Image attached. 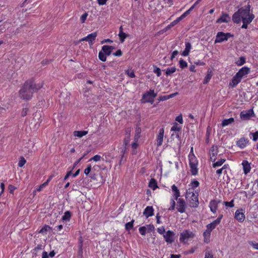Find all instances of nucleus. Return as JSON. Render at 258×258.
Segmentation results:
<instances>
[{"mask_svg": "<svg viewBox=\"0 0 258 258\" xmlns=\"http://www.w3.org/2000/svg\"><path fill=\"white\" fill-rule=\"evenodd\" d=\"M189 164L191 174L193 175H196L198 172L197 168L198 161L194 156H192L189 157Z\"/></svg>", "mask_w": 258, "mask_h": 258, "instance_id": "nucleus-8", "label": "nucleus"}, {"mask_svg": "<svg viewBox=\"0 0 258 258\" xmlns=\"http://www.w3.org/2000/svg\"><path fill=\"white\" fill-rule=\"evenodd\" d=\"M101 157L100 156V155H96L95 156H94L93 157H92V158L90 159L89 161H92V160H93L94 161H99L101 160Z\"/></svg>", "mask_w": 258, "mask_h": 258, "instance_id": "nucleus-49", "label": "nucleus"}, {"mask_svg": "<svg viewBox=\"0 0 258 258\" xmlns=\"http://www.w3.org/2000/svg\"><path fill=\"white\" fill-rule=\"evenodd\" d=\"M212 78V74L211 72H208V74H207L206 76L205 77L204 81L203 84H207L209 81L211 80Z\"/></svg>", "mask_w": 258, "mask_h": 258, "instance_id": "nucleus-35", "label": "nucleus"}, {"mask_svg": "<svg viewBox=\"0 0 258 258\" xmlns=\"http://www.w3.org/2000/svg\"><path fill=\"white\" fill-rule=\"evenodd\" d=\"M195 236V234L191 231L188 230H184L180 233V241L182 242H185L190 238H192Z\"/></svg>", "mask_w": 258, "mask_h": 258, "instance_id": "nucleus-10", "label": "nucleus"}, {"mask_svg": "<svg viewBox=\"0 0 258 258\" xmlns=\"http://www.w3.org/2000/svg\"><path fill=\"white\" fill-rule=\"evenodd\" d=\"M220 203V201H216V200H213L211 201L210 203V207L211 211L213 212V213H215L216 212V210L217 209V206L218 204Z\"/></svg>", "mask_w": 258, "mask_h": 258, "instance_id": "nucleus-20", "label": "nucleus"}, {"mask_svg": "<svg viewBox=\"0 0 258 258\" xmlns=\"http://www.w3.org/2000/svg\"><path fill=\"white\" fill-rule=\"evenodd\" d=\"M250 6L249 4L239 9L238 11L233 15L232 21L233 22L237 24L242 21L243 25L241 28L247 29L248 25L252 22L255 17L254 15L252 13H250Z\"/></svg>", "mask_w": 258, "mask_h": 258, "instance_id": "nucleus-1", "label": "nucleus"}, {"mask_svg": "<svg viewBox=\"0 0 258 258\" xmlns=\"http://www.w3.org/2000/svg\"><path fill=\"white\" fill-rule=\"evenodd\" d=\"M205 258H214L212 252L211 251H206Z\"/></svg>", "mask_w": 258, "mask_h": 258, "instance_id": "nucleus-46", "label": "nucleus"}, {"mask_svg": "<svg viewBox=\"0 0 258 258\" xmlns=\"http://www.w3.org/2000/svg\"><path fill=\"white\" fill-rule=\"evenodd\" d=\"M26 161L23 157H21L20 158V160L18 163V166L20 167H23L24 164L26 163Z\"/></svg>", "mask_w": 258, "mask_h": 258, "instance_id": "nucleus-42", "label": "nucleus"}, {"mask_svg": "<svg viewBox=\"0 0 258 258\" xmlns=\"http://www.w3.org/2000/svg\"><path fill=\"white\" fill-rule=\"evenodd\" d=\"M149 186L153 189H155L157 187V183L156 180L154 178H152L149 183Z\"/></svg>", "mask_w": 258, "mask_h": 258, "instance_id": "nucleus-29", "label": "nucleus"}, {"mask_svg": "<svg viewBox=\"0 0 258 258\" xmlns=\"http://www.w3.org/2000/svg\"><path fill=\"white\" fill-rule=\"evenodd\" d=\"M175 202L174 200H172L171 201V207L168 209L169 210H174L175 209Z\"/></svg>", "mask_w": 258, "mask_h": 258, "instance_id": "nucleus-62", "label": "nucleus"}, {"mask_svg": "<svg viewBox=\"0 0 258 258\" xmlns=\"http://www.w3.org/2000/svg\"><path fill=\"white\" fill-rule=\"evenodd\" d=\"M175 120L179 122L180 123H183L182 116L180 114L176 117Z\"/></svg>", "mask_w": 258, "mask_h": 258, "instance_id": "nucleus-60", "label": "nucleus"}, {"mask_svg": "<svg viewBox=\"0 0 258 258\" xmlns=\"http://www.w3.org/2000/svg\"><path fill=\"white\" fill-rule=\"evenodd\" d=\"M176 70V68L175 67H173L171 68H168L166 70V75L167 76L171 75L172 74L175 72Z\"/></svg>", "mask_w": 258, "mask_h": 258, "instance_id": "nucleus-32", "label": "nucleus"}, {"mask_svg": "<svg viewBox=\"0 0 258 258\" xmlns=\"http://www.w3.org/2000/svg\"><path fill=\"white\" fill-rule=\"evenodd\" d=\"M141 133V128L140 127H137L136 130V134L134 137V140L138 142L139 139L140 137V134Z\"/></svg>", "mask_w": 258, "mask_h": 258, "instance_id": "nucleus-33", "label": "nucleus"}, {"mask_svg": "<svg viewBox=\"0 0 258 258\" xmlns=\"http://www.w3.org/2000/svg\"><path fill=\"white\" fill-rule=\"evenodd\" d=\"M173 193V197L175 200H177L178 198L180 196V192L177 188V187L175 185H173L171 187Z\"/></svg>", "mask_w": 258, "mask_h": 258, "instance_id": "nucleus-25", "label": "nucleus"}, {"mask_svg": "<svg viewBox=\"0 0 258 258\" xmlns=\"http://www.w3.org/2000/svg\"><path fill=\"white\" fill-rule=\"evenodd\" d=\"M164 133V130L163 128H161L159 130V134L157 136V146H160L162 145L163 140V136Z\"/></svg>", "mask_w": 258, "mask_h": 258, "instance_id": "nucleus-17", "label": "nucleus"}, {"mask_svg": "<svg viewBox=\"0 0 258 258\" xmlns=\"http://www.w3.org/2000/svg\"><path fill=\"white\" fill-rule=\"evenodd\" d=\"M130 141V137L129 136V135H128L127 136H125L124 140H123V143L124 146H127V144L129 143Z\"/></svg>", "mask_w": 258, "mask_h": 258, "instance_id": "nucleus-48", "label": "nucleus"}, {"mask_svg": "<svg viewBox=\"0 0 258 258\" xmlns=\"http://www.w3.org/2000/svg\"><path fill=\"white\" fill-rule=\"evenodd\" d=\"M244 172L245 174L248 173L251 169L250 164L246 160L243 161L242 163Z\"/></svg>", "mask_w": 258, "mask_h": 258, "instance_id": "nucleus-22", "label": "nucleus"}, {"mask_svg": "<svg viewBox=\"0 0 258 258\" xmlns=\"http://www.w3.org/2000/svg\"><path fill=\"white\" fill-rule=\"evenodd\" d=\"M169 99V97H168V95L167 96H161L159 97L158 100L159 101H165V100H166Z\"/></svg>", "mask_w": 258, "mask_h": 258, "instance_id": "nucleus-58", "label": "nucleus"}, {"mask_svg": "<svg viewBox=\"0 0 258 258\" xmlns=\"http://www.w3.org/2000/svg\"><path fill=\"white\" fill-rule=\"evenodd\" d=\"M177 211L181 213H184L185 212L186 204L184 200L182 199H177Z\"/></svg>", "mask_w": 258, "mask_h": 258, "instance_id": "nucleus-12", "label": "nucleus"}, {"mask_svg": "<svg viewBox=\"0 0 258 258\" xmlns=\"http://www.w3.org/2000/svg\"><path fill=\"white\" fill-rule=\"evenodd\" d=\"M212 231L210 230L208 228L206 230V231L203 233V236L204 237V241L206 243H209L210 242V237L211 235V232Z\"/></svg>", "mask_w": 258, "mask_h": 258, "instance_id": "nucleus-24", "label": "nucleus"}, {"mask_svg": "<svg viewBox=\"0 0 258 258\" xmlns=\"http://www.w3.org/2000/svg\"><path fill=\"white\" fill-rule=\"evenodd\" d=\"M153 67H154V70H153L154 73L156 74V75L158 77H160L161 75L160 69L157 67L155 66H154Z\"/></svg>", "mask_w": 258, "mask_h": 258, "instance_id": "nucleus-41", "label": "nucleus"}, {"mask_svg": "<svg viewBox=\"0 0 258 258\" xmlns=\"http://www.w3.org/2000/svg\"><path fill=\"white\" fill-rule=\"evenodd\" d=\"M210 159L214 162L216 160V156L218 153V148L217 146H212L210 150Z\"/></svg>", "mask_w": 258, "mask_h": 258, "instance_id": "nucleus-16", "label": "nucleus"}, {"mask_svg": "<svg viewBox=\"0 0 258 258\" xmlns=\"http://www.w3.org/2000/svg\"><path fill=\"white\" fill-rule=\"evenodd\" d=\"M139 230L142 235H145L147 232V228L145 226H142L139 228Z\"/></svg>", "mask_w": 258, "mask_h": 258, "instance_id": "nucleus-44", "label": "nucleus"}, {"mask_svg": "<svg viewBox=\"0 0 258 258\" xmlns=\"http://www.w3.org/2000/svg\"><path fill=\"white\" fill-rule=\"evenodd\" d=\"M224 204L227 207H234L233 200H232L230 202H225Z\"/></svg>", "mask_w": 258, "mask_h": 258, "instance_id": "nucleus-53", "label": "nucleus"}, {"mask_svg": "<svg viewBox=\"0 0 258 258\" xmlns=\"http://www.w3.org/2000/svg\"><path fill=\"white\" fill-rule=\"evenodd\" d=\"M157 230L158 232L161 234H163L165 232V229L164 227L158 228Z\"/></svg>", "mask_w": 258, "mask_h": 258, "instance_id": "nucleus-63", "label": "nucleus"}, {"mask_svg": "<svg viewBox=\"0 0 258 258\" xmlns=\"http://www.w3.org/2000/svg\"><path fill=\"white\" fill-rule=\"evenodd\" d=\"M108 45H103L102 47L101 50L99 52L98 57L100 60L102 61H105L106 60V55L109 56L110 55L111 51L110 50Z\"/></svg>", "mask_w": 258, "mask_h": 258, "instance_id": "nucleus-5", "label": "nucleus"}, {"mask_svg": "<svg viewBox=\"0 0 258 258\" xmlns=\"http://www.w3.org/2000/svg\"><path fill=\"white\" fill-rule=\"evenodd\" d=\"M201 1V0H197L196 2L187 11H186L188 12V15L189 14L190 12L191 11L194 9L196 6L198 5Z\"/></svg>", "mask_w": 258, "mask_h": 258, "instance_id": "nucleus-50", "label": "nucleus"}, {"mask_svg": "<svg viewBox=\"0 0 258 258\" xmlns=\"http://www.w3.org/2000/svg\"><path fill=\"white\" fill-rule=\"evenodd\" d=\"M51 229V228L48 225H45L43 228H41L39 232L40 233L46 234V232Z\"/></svg>", "mask_w": 258, "mask_h": 258, "instance_id": "nucleus-37", "label": "nucleus"}, {"mask_svg": "<svg viewBox=\"0 0 258 258\" xmlns=\"http://www.w3.org/2000/svg\"><path fill=\"white\" fill-rule=\"evenodd\" d=\"M235 218L240 222H243L245 219L244 210L240 209L235 212Z\"/></svg>", "mask_w": 258, "mask_h": 258, "instance_id": "nucleus-13", "label": "nucleus"}, {"mask_svg": "<svg viewBox=\"0 0 258 258\" xmlns=\"http://www.w3.org/2000/svg\"><path fill=\"white\" fill-rule=\"evenodd\" d=\"M125 73L130 78H133L135 77L134 72L132 70H126Z\"/></svg>", "mask_w": 258, "mask_h": 258, "instance_id": "nucleus-40", "label": "nucleus"}, {"mask_svg": "<svg viewBox=\"0 0 258 258\" xmlns=\"http://www.w3.org/2000/svg\"><path fill=\"white\" fill-rule=\"evenodd\" d=\"M147 232L149 233L154 230V226L153 225H147Z\"/></svg>", "mask_w": 258, "mask_h": 258, "instance_id": "nucleus-52", "label": "nucleus"}, {"mask_svg": "<svg viewBox=\"0 0 258 258\" xmlns=\"http://www.w3.org/2000/svg\"><path fill=\"white\" fill-rule=\"evenodd\" d=\"M42 84H36L33 80H28L25 82L19 91V97L23 100H30L34 92L42 87Z\"/></svg>", "mask_w": 258, "mask_h": 258, "instance_id": "nucleus-2", "label": "nucleus"}, {"mask_svg": "<svg viewBox=\"0 0 258 258\" xmlns=\"http://www.w3.org/2000/svg\"><path fill=\"white\" fill-rule=\"evenodd\" d=\"M199 182L197 180H194L191 181L190 183V185L191 187L190 188H192L194 190V188L198 187L199 185Z\"/></svg>", "mask_w": 258, "mask_h": 258, "instance_id": "nucleus-45", "label": "nucleus"}, {"mask_svg": "<svg viewBox=\"0 0 258 258\" xmlns=\"http://www.w3.org/2000/svg\"><path fill=\"white\" fill-rule=\"evenodd\" d=\"M253 137V140L256 141L258 139V131L255 132L254 133H251Z\"/></svg>", "mask_w": 258, "mask_h": 258, "instance_id": "nucleus-56", "label": "nucleus"}, {"mask_svg": "<svg viewBox=\"0 0 258 258\" xmlns=\"http://www.w3.org/2000/svg\"><path fill=\"white\" fill-rule=\"evenodd\" d=\"M245 62V58L243 56H241L240 58H239V60H238L236 62V64L238 66H241L242 65H243L244 63Z\"/></svg>", "mask_w": 258, "mask_h": 258, "instance_id": "nucleus-38", "label": "nucleus"}, {"mask_svg": "<svg viewBox=\"0 0 258 258\" xmlns=\"http://www.w3.org/2000/svg\"><path fill=\"white\" fill-rule=\"evenodd\" d=\"M175 233L170 230L167 231L165 234L163 235V237L166 242L169 243H172L174 241Z\"/></svg>", "mask_w": 258, "mask_h": 258, "instance_id": "nucleus-11", "label": "nucleus"}, {"mask_svg": "<svg viewBox=\"0 0 258 258\" xmlns=\"http://www.w3.org/2000/svg\"><path fill=\"white\" fill-rule=\"evenodd\" d=\"M185 198L188 202L190 207L196 208L198 206V194L195 193L192 188H188L187 190Z\"/></svg>", "mask_w": 258, "mask_h": 258, "instance_id": "nucleus-4", "label": "nucleus"}, {"mask_svg": "<svg viewBox=\"0 0 258 258\" xmlns=\"http://www.w3.org/2000/svg\"><path fill=\"white\" fill-rule=\"evenodd\" d=\"M250 72V69L246 67H244L240 69L236 74L233 77L232 81L230 82V85L232 87H235L240 82L242 77L247 75Z\"/></svg>", "mask_w": 258, "mask_h": 258, "instance_id": "nucleus-3", "label": "nucleus"}, {"mask_svg": "<svg viewBox=\"0 0 258 258\" xmlns=\"http://www.w3.org/2000/svg\"><path fill=\"white\" fill-rule=\"evenodd\" d=\"M157 96V93L153 90H150L143 95L142 99L145 100L144 102H149L152 104L154 102V98Z\"/></svg>", "mask_w": 258, "mask_h": 258, "instance_id": "nucleus-7", "label": "nucleus"}, {"mask_svg": "<svg viewBox=\"0 0 258 258\" xmlns=\"http://www.w3.org/2000/svg\"><path fill=\"white\" fill-rule=\"evenodd\" d=\"M248 142L249 141L247 139L241 138L237 142L236 144L241 149H243L248 144Z\"/></svg>", "mask_w": 258, "mask_h": 258, "instance_id": "nucleus-15", "label": "nucleus"}, {"mask_svg": "<svg viewBox=\"0 0 258 258\" xmlns=\"http://www.w3.org/2000/svg\"><path fill=\"white\" fill-rule=\"evenodd\" d=\"M233 35L230 33H224L219 32L217 34L216 38L215 40V43H221L224 41H227L230 37H232Z\"/></svg>", "mask_w": 258, "mask_h": 258, "instance_id": "nucleus-6", "label": "nucleus"}, {"mask_svg": "<svg viewBox=\"0 0 258 258\" xmlns=\"http://www.w3.org/2000/svg\"><path fill=\"white\" fill-rule=\"evenodd\" d=\"M122 51L120 49L118 50L116 52L113 53V55L116 56H120L122 55Z\"/></svg>", "mask_w": 258, "mask_h": 258, "instance_id": "nucleus-64", "label": "nucleus"}, {"mask_svg": "<svg viewBox=\"0 0 258 258\" xmlns=\"http://www.w3.org/2000/svg\"><path fill=\"white\" fill-rule=\"evenodd\" d=\"M134 220H132L131 222H127L125 225V228L126 231H130L133 228V224L134 223Z\"/></svg>", "mask_w": 258, "mask_h": 258, "instance_id": "nucleus-34", "label": "nucleus"}, {"mask_svg": "<svg viewBox=\"0 0 258 258\" xmlns=\"http://www.w3.org/2000/svg\"><path fill=\"white\" fill-rule=\"evenodd\" d=\"M86 155V154H85L81 158L79 159L74 164V166L72 169V170H73L75 167L77 166V165L81 161V160L85 157Z\"/></svg>", "mask_w": 258, "mask_h": 258, "instance_id": "nucleus-61", "label": "nucleus"}, {"mask_svg": "<svg viewBox=\"0 0 258 258\" xmlns=\"http://www.w3.org/2000/svg\"><path fill=\"white\" fill-rule=\"evenodd\" d=\"M118 36L121 43L124 42V39L127 36V35L123 32V28L122 26L119 27V33L118 34Z\"/></svg>", "mask_w": 258, "mask_h": 258, "instance_id": "nucleus-23", "label": "nucleus"}, {"mask_svg": "<svg viewBox=\"0 0 258 258\" xmlns=\"http://www.w3.org/2000/svg\"><path fill=\"white\" fill-rule=\"evenodd\" d=\"M231 20L229 15L226 13H222L221 16L217 20L218 23H228Z\"/></svg>", "mask_w": 258, "mask_h": 258, "instance_id": "nucleus-14", "label": "nucleus"}, {"mask_svg": "<svg viewBox=\"0 0 258 258\" xmlns=\"http://www.w3.org/2000/svg\"><path fill=\"white\" fill-rule=\"evenodd\" d=\"M47 185V182H45L44 183H43V184H41L37 189H36V190L37 191H40L42 190V189L45 186H46V185Z\"/></svg>", "mask_w": 258, "mask_h": 258, "instance_id": "nucleus-55", "label": "nucleus"}, {"mask_svg": "<svg viewBox=\"0 0 258 258\" xmlns=\"http://www.w3.org/2000/svg\"><path fill=\"white\" fill-rule=\"evenodd\" d=\"M97 33L96 32L91 33L87 36V38H88V41L89 44H92V42L95 40L96 37H97Z\"/></svg>", "mask_w": 258, "mask_h": 258, "instance_id": "nucleus-26", "label": "nucleus"}, {"mask_svg": "<svg viewBox=\"0 0 258 258\" xmlns=\"http://www.w3.org/2000/svg\"><path fill=\"white\" fill-rule=\"evenodd\" d=\"M225 161V159H221L220 160L216 162H215L213 164V167L214 168H215L216 167H218V166H221Z\"/></svg>", "mask_w": 258, "mask_h": 258, "instance_id": "nucleus-36", "label": "nucleus"}, {"mask_svg": "<svg viewBox=\"0 0 258 258\" xmlns=\"http://www.w3.org/2000/svg\"><path fill=\"white\" fill-rule=\"evenodd\" d=\"M87 134L88 131H76L74 132V136L79 138H81Z\"/></svg>", "mask_w": 258, "mask_h": 258, "instance_id": "nucleus-28", "label": "nucleus"}, {"mask_svg": "<svg viewBox=\"0 0 258 258\" xmlns=\"http://www.w3.org/2000/svg\"><path fill=\"white\" fill-rule=\"evenodd\" d=\"M219 224V221L218 220H214L212 223L208 224L207 225V228L209 229L211 231H212L215 228L217 225H218Z\"/></svg>", "mask_w": 258, "mask_h": 258, "instance_id": "nucleus-27", "label": "nucleus"}, {"mask_svg": "<svg viewBox=\"0 0 258 258\" xmlns=\"http://www.w3.org/2000/svg\"><path fill=\"white\" fill-rule=\"evenodd\" d=\"M227 167L226 165H224L222 168H220V169H218L217 171H216V173L219 174V175H220L221 174H222V171L224 169H226V168Z\"/></svg>", "mask_w": 258, "mask_h": 258, "instance_id": "nucleus-59", "label": "nucleus"}, {"mask_svg": "<svg viewBox=\"0 0 258 258\" xmlns=\"http://www.w3.org/2000/svg\"><path fill=\"white\" fill-rule=\"evenodd\" d=\"M188 15V12H185L180 17L177 18L176 20L173 21L170 23V26L173 27L175 25H176L178 23H179L181 20L184 19Z\"/></svg>", "mask_w": 258, "mask_h": 258, "instance_id": "nucleus-19", "label": "nucleus"}, {"mask_svg": "<svg viewBox=\"0 0 258 258\" xmlns=\"http://www.w3.org/2000/svg\"><path fill=\"white\" fill-rule=\"evenodd\" d=\"M179 63L180 67L182 69L185 68L187 67V62L182 59H181L179 60Z\"/></svg>", "mask_w": 258, "mask_h": 258, "instance_id": "nucleus-43", "label": "nucleus"}, {"mask_svg": "<svg viewBox=\"0 0 258 258\" xmlns=\"http://www.w3.org/2000/svg\"><path fill=\"white\" fill-rule=\"evenodd\" d=\"M254 116L255 115L252 109L243 110L240 114L241 119L244 120H249L251 117Z\"/></svg>", "mask_w": 258, "mask_h": 258, "instance_id": "nucleus-9", "label": "nucleus"}, {"mask_svg": "<svg viewBox=\"0 0 258 258\" xmlns=\"http://www.w3.org/2000/svg\"><path fill=\"white\" fill-rule=\"evenodd\" d=\"M185 45V48L184 51L181 53L182 55L184 56H187L189 54L190 50L191 48V45L190 43L189 42H186Z\"/></svg>", "mask_w": 258, "mask_h": 258, "instance_id": "nucleus-21", "label": "nucleus"}, {"mask_svg": "<svg viewBox=\"0 0 258 258\" xmlns=\"http://www.w3.org/2000/svg\"><path fill=\"white\" fill-rule=\"evenodd\" d=\"M91 170V165L89 164L88 165L87 168L84 170V173L87 175L89 174V173L90 172Z\"/></svg>", "mask_w": 258, "mask_h": 258, "instance_id": "nucleus-51", "label": "nucleus"}, {"mask_svg": "<svg viewBox=\"0 0 258 258\" xmlns=\"http://www.w3.org/2000/svg\"><path fill=\"white\" fill-rule=\"evenodd\" d=\"M82 246H83L82 241H81L80 244L79 245V251H78L79 258H82V257H83Z\"/></svg>", "mask_w": 258, "mask_h": 258, "instance_id": "nucleus-39", "label": "nucleus"}, {"mask_svg": "<svg viewBox=\"0 0 258 258\" xmlns=\"http://www.w3.org/2000/svg\"><path fill=\"white\" fill-rule=\"evenodd\" d=\"M180 130V127L178 126V124L177 123H175L171 129V131H179Z\"/></svg>", "mask_w": 258, "mask_h": 258, "instance_id": "nucleus-47", "label": "nucleus"}, {"mask_svg": "<svg viewBox=\"0 0 258 258\" xmlns=\"http://www.w3.org/2000/svg\"><path fill=\"white\" fill-rule=\"evenodd\" d=\"M71 217V213L69 211H66L62 217V220L63 221H69Z\"/></svg>", "mask_w": 258, "mask_h": 258, "instance_id": "nucleus-31", "label": "nucleus"}, {"mask_svg": "<svg viewBox=\"0 0 258 258\" xmlns=\"http://www.w3.org/2000/svg\"><path fill=\"white\" fill-rule=\"evenodd\" d=\"M249 243L254 249H258V243L253 241H250Z\"/></svg>", "mask_w": 258, "mask_h": 258, "instance_id": "nucleus-54", "label": "nucleus"}, {"mask_svg": "<svg viewBox=\"0 0 258 258\" xmlns=\"http://www.w3.org/2000/svg\"><path fill=\"white\" fill-rule=\"evenodd\" d=\"M154 210L152 206H147L145 209L143 214L146 218H148L154 215Z\"/></svg>", "mask_w": 258, "mask_h": 258, "instance_id": "nucleus-18", "label": "nucleus"}, {"mask_svg": "<svg viewBox=\"0 0 258 258\" xmlns=\"http://www.w3.org/2000/svg\"><path fill=\"white\" fill-rule=\"evenodd\" d=\"M234 121V118L231 117L227 119L223 120L221 124L222 126H225L233 123Z\"/></svg>", "mask_w": 258, "mask_h": 258, "instance_id": "nucleus-30", "label": "nucleus"}, {"mask_svg": "<svg viewBox=\"0 0 258 258\" xmlns=\"http://www.w3.org/2000/svg\"><path fill=\"white\" fill-rule=\"evenodd\" d=\"M88 16V14L85 13L81 17V21L82 23H84L85 20H86L87 17Z\"/></svg>", "mask_w": 258, "mask_h": 258, "instance_id": "nucleus-57", "label": "nucleus"}]
</instances>
